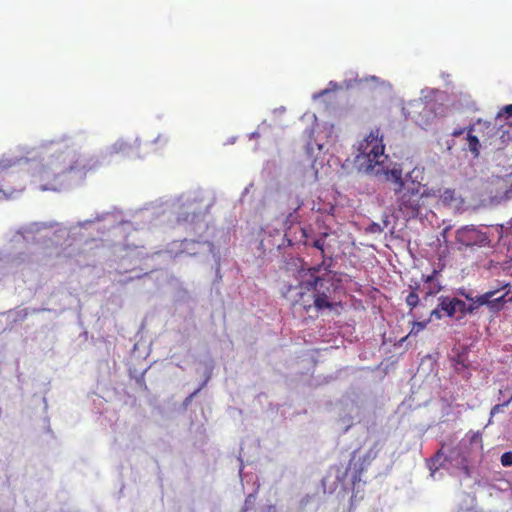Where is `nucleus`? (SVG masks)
I'll list each match as a JSON object with an SVG mask.
<instances>
[{"mask_svg": "<svg viewBox=\"0 0 512 512\" xmlns=\"http://www.w3.org/2000/svg\"><path fill=\"white\" fill-rule=\"evenodd\" d=\"M503 115L512 116V104L505 105L501 111L497 114V117H501Z\"/></svg>", "mask_w": 512, "mask_h": 512, "instance_id": "19", "label": "nucleus"}, {"mask_svg": "<svg viewBox=\"0 0 512 512\" xmlns=\"http://www.w3.org/2000/svg\"><path fill=\"white\" fill-rule=\"evenodd\" d=\"M323 266L324 261L308 268L310 279L300 283L299 298L294 301V304L301 305L305 310H309L312 306L317 310H323L332 309L340 303L335 298L337 285L333 279L316 276Z\"/></svg>", "mask_w": 512, "mask_h": 512, "instance_id": "2", "label": "nucleus"}, {"mask_svg": "<svg viewBox=\"0 0 512 512\" xmlns=\"http://www.w3.org/2000/svg\"><path fill=\"white\" fill-rule=\"evenodd\" d=\"M437 270H433L432 274L427 276H422L423 280V292H424V300L426 301L429 297L435 296L442 290V286L436 279L438 275Z\"/></svg>", "mask_w": 512, "mask_h": 512, "instance_id": "7", "label": "nucleus"}, {"mask_svg": "<svg viewBox=\"0 0 512 512\" xmlns=\"http://www.w3.org/2000/svg\"><path fill=\"white\" fill-rule=\"evenodd\" d=\"M496 293V290H491L483 294V297L487 298L485 305L493 312L500 311L505 303V295L494 298Z\"/></svg>", "mask_w": 512, "mask_h": 512, "instance_id": "9", "label": "nucleus"}, {"mask_svg": "<svg viewBox=\"0 0 512 512\" xmlns=\"http://www.w3.org/2000/svg\"><path fill=\"white\" fill-rule=\"evenodd\" d=\"M252 498V495H249L246 500H245V503H244V506L242 507L241 509V512H247L248 509H249V504H250V499Z\"/></svg>", "mask_w": 512, "mask_h": 512, "instance_id": "26", "label": "nucleus"}, {"mask_svg": "<svg viewBox=\"0 0 512 512\" xmlns=\"http://www.w3.org/2000/svg\"><path fill=\"white\" fill-rule=\"evenodd\" d=\"M501 228L504 230L505 236H512V219L505 226L502 225Z\"/></svg>", "mask_w": 512, "mask_h": 512, "instance_id": "20", "label": "nucleus"}, {"mask_svg": "<svg viewBox=\"0 0 512 512\" xmlns=\"http://www.w3.org/2000/svg\"><path fill=\"white\" fill-rule=\"evenodd\" d=\"M37 173L40 179H43L48 174L46 166L41 167Z\"/></svg>", "mask_w": 512, "mask_h": 512, "instance_id": "25", "label": "nucleus"}, {"mask_svg": "<svg viewBox=\"0 0 512 512\" xmlns=\"http://www.w3.org/2000/svg\"><path fill=\"white\" fill-rule=\"evenodd\" d=\"M127 145L123 142L115 143L113 148L116 152L124 151Z\"/></svg>", "mask_w": 512, "mask_h": 512, "instance_id": "23", "label": "nucleus"}, {"mask_svg": "<svg viewBox=\"0 0 512 512\" xmlns=\"http://www.w3.org/2000/svg\"><path fill=\"white\" fill-rule=\"evenodd\" d=\"M480 136L478 134V126L477 121L470 125L467 128V142H468V150L472 153V155L477 158L480 155L481 143L478 138Z\"/></svg>", "mask_w": 512, "mask_h": 512, "instance_id": "8", "label": "nucleus"}, {"mask_svg": "<svg viewBox=\"0 0 512 512\" xmlns=\"http://www.w3.org/2000/svg\"><path fill=\"white\" fill-rule=\"evenodd\" d=\"M465 131L467 132V128H463V129H455V130L451 133V135H452L453 137H458V136L462 135Z\"/></svg>", "mask_w": 512, "mask_h": 512, "instance_id": "27", "label": "nucleus"}, {"mask_svg": "<svg viewBox=\"0 0 512 512\" xmlns=\"http://www.w3.org/2000/svg\"><path fill=\"white\" fill-rule=\"evenodd\" d=\"M453 304L456 308V313L459 312L462 316L468 314L467 304L463 300L454 297Z\"/></svg>", "mask_w": 512, "mask_h": 512, "instance_id": "15", "label": "nucleus"}, {"mask_svg": "<svg viewBox=\"0 0 512 512\" xmlns=\"http://www.w3.org/2000/svg\"><path fill=\"white\" fill-rule=\"evenodd\" d=\"M477 126L484 147L493 152L502 151L512 143V122L496 127L490 122L478 119Z\"/></svg>", "mask_w": 512, "mask_h": 512, "instance_id": "4", "label": "nucleus"}, {"mask_svg": "<svg viewBox=\"0 0 512 512\" xmlns=\"http://www.w3.org/2000/svg\"><path fill=\"white\" fill-rule=\"evenodd\" d=\"M455 239L458 244L465 247H482L490 242L487 233L474 225H466L459 228L456 231Z\"/></svg>", "mask_w": 512, "mask_h": 512, "instance_id": "6", "label": "nucleus"}, {"mask_svg": "<svg viewBox=\"0 0 512 512\" xmlns=\"http://www.w3.org/2000/svg\"><path fill=\"white\" fill-rule=\"evenodd\" d=\"M413 172L403 178L402 169L393 167L383 171V180L396 185V207L404 219L410 220L418 217L423 206L424 192L421 182L412 178Z\"/></svg>", "mask_w": 512, "mask_h": 512, "instance_id": "1", "label": "nucleus"}, {"mask_svg": "<svg viewBox=\"0 0 512 512\" xmlns=\"http://www.w3.org/2000/svg\"><path fill=\"white\" fill-rule=\"evenodd\" d=\"M419 287V284H416L414 287L411 286L412 291L406 297V304L410 307V311H412L419 304V295L417 293Z\"/></svg>", "mask_w": 512, "mask_h": 512, "instance_id": "13", "label": "nucleus"}, {"mask_svg": "<svg viewBox=\"0 0 512 512\" xmlns=\"http://www.w3.org/2000/svg\"><path fill=\"white\" fill-rule=\"evenodd\" d=\"M199 245V242L194 240H184L182 242L183 250L182 252H187L189 255H196L198 251L195 247Z\"/></svg>", "mask_w": 512, "mask_h": 512, "instance_id": "14", "label": "nucleus"}, {"mask_svg": "<svg viewBox=\"0 0 512 512\" xmlns=\"http://www.w3.org/2000/svg\"><path fill=\"white\" fill-rule=\"evenodd\" d=\"M440 198L445 204H450L455 200V192L452 189H445Z\"/></svg>", "mask_w": 512, "mask_h": 512, "instance_id": "16", "label": "nucleus"}, {"mask_svg": "<svg viewBox=\"0 0 512 512\" xmlns=\"http://www.w3.org/2000/svg\"><path fill=\"white\" fill-rule=\"evenodd\" d=\"M439 308L449 317H454L456 314V308L453 304V298L448 296L439 297Z\"/></svg>", "mask_w": 512, "mask_h": 512, "instance_id": "10", "label": "nucleus"}, {"mask_svg": "<svg viewBox=\"0 0 512 512\" xmlns=\"http://www.w3.org/2000/svg\"><path fill=\"white\" fill-rule=\"evenodd\" d=\"M470 302L469 305H467L468 314L474 313L479 307L485 305L487 302V298L483 297L482 295L479 296H472V300H468Z\"/></svg>", "mask_w": 512, "mask_h": 512, "instance_id": "12", "label": "nucleus"}, {"mask_svg": "<svg viewBox=\"0 0 512 512\" xmlns=\"http://www.w3.org/2000/svg\"><path fill=\"white\" fill-rule=\"evenodd\" d=\"M426 327V322H413L412 328L408 334L410 335H417L420 331H422Z\"/></svg>", "mask_w": 512, "mask_h": 512, "instance_id": "18", "label": "nucleus"}, {"mask_svg": "<svg viewBox=\"0 0 512 512\" xmlns=\"http://www.w3.org/2000/svg\"><path fill=\"white\" fill-rule=\"evenodd\" d=\"M501 464L504 467L512 466V451H507L501 455Z\"/></svg>", "mask_w": 512, "mask_h": 512, "instance_id": "17", "label": "nucleus"}, {"mask_svg": "<svg viewBox=\"0 0 512 512\" xmlns=\"http://www.w3.org/2000/svg\"><path fill=\"white\" fill-rule=\"evenodd\" d=\"M441 309L439 308V305L437 306V308H435L434 310L431 311L430 313V316L431 317H435L437 319H440L441 318Z\"/></svg>", "mask_w": 512, "mask_h": 512, "instance_id": "24", "label": "nucleus"}, {"mask_svg": "<svg viewBox=\"0 0 512 512\" xmlns=\"http://www.w3.org/2000/svg\"><path fill=\"white\" fill-rule=\"evenodd\" d=\"M154 143L155 145H161V146H164L168 143V139L167 137L165 136H162V135H159L155 140H154Z\"/></svg>", "mask_w": 512, "mask_h": 512, "instance_id": "22", "label": "nucleus"}, {"mask_svg": "<svg viewBox=\"0 0 512 512\" xmlns=\"http://www.w3.org/2000/svg\"><path fill=\"white\" fill-rule=\"evenodd\" d=\"M327 233H323L320 238L314 239L313 241L306 240L304 244L306 246H312L316 249H318L321 252V256L323 258V261L325 262V238L327 237Z\"/></svg>", "mask_w": 512, "mask_h": 512, "instance_id": "11", "label": "nucleus"}, {"mask_svg": "<svg viewBox=\"0 0 512 512\" xmlns=\"http://www.w3.org/2000/svg\"><path fill=\"white\" fill-rule=\"evenodd\" d=\"M385 146L383 144L380 130H371L369 135L359 144V154L357 155L358 161L361 159L368 163L367 168L374 170L375 175L383 178L384 162L387 155L384 153Z\"/></svg>", "mask_w": 512, "mask_h": 512, "instance_id": "3", "label": "nucleus"}, {"mask_svg": "<svg viewBox=\"0 0 512 512\" xmlns=\"http://www.w3.org/2000/svg\"><path fill=\"white\" fill-rule=\"evenodd\" d=\"M457 294L464 297L467 300H472V294L468 292L465 288H459Z\"/></svg>", "mask_w": 512, "mask_h": 512, "instance_id": "21", "label": "nucleus"}, {"mask_svg": "<svg viewBox=\"0 0 512 512\" xmlns=\"http://www.w3.org/2000/svg\"><path fill=\"white\" fill-rule=\"evenodd\" d=\"M68 149L69 145L64 142L52 143L51 151L53 154L46 166L52 171L54 177L73 168L72 165L67 162L71 154V151H66Z\"/></svg>", "mask_w": 512, "mask_h": 512, "instance_id": "5", "label": "nucleus"}, {"mask_svg": "<svg viewBox=\"0 0 512 512\" xmlns=\"http://www.w3.org/2000/svg\"><path fill=\"white\" fill-rule=\"evenodd\" d=\"M303 205V202L301 200H297L295 210H298Z\"/></svg>", "mask_w": 512, "mask_h": 512, "instance_id": "28", "label": "nucleus"}]
</instances>
